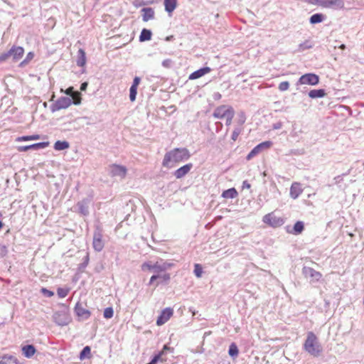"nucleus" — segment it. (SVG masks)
Masks as SVG:
<instances>
[{"label":"nucleus","mask_w":364,"mask_h":364,"mask_svg":"<svg viewBox=\"0 0 364 364\" xmlns=\"http://www.w3.org/2000/svg\"><path fill=\"white\" fill-rule=\"evenodd\" d=\"M190 156L189 151L186 148L173 149L166 153L162 161V165L164 167L171 168L174 167L176 164L188 159Z\"/></svg>","instance_id":"f257e3e1"},{"label":"nucleus","mask_w":364,"mask_h":364,"mask_svg":"<svg viewBox=\"0 0 364 364\" xmlns=\"http://www.w3.org/2000/svg\"><path fill=\"white\" fill-rule=\"evenodd\" d=\"M304 350L314 357H318L323 351V348L317 336L313 332L307 333L306 339L304 343Z\"/></svg>","instance_id":"f03ea898"},{"label":"nucleus","mask_w":364,"mask_h":364,"mask_svg":"<svg viewBox=\"0 0 364 364\" xmlns=\"http://www.w3.org/2000/svg\"><path fill=\"white\" fill-rule=\"evenodd\" d=\"M232 113H235L234 109L230 105H224L217 107L213 113V116L216 119H223L228 117Z\"/></svg>","instance_id":"7ed1b4c3"},{"label":"nucleus","mask_w":364,"mask_h":364,"mask_svg":"<svg viewBox=\"0 0 364 364\" xmlns=\"http://www.w3.org/2000/svg\"><path fill=\"white\" fill-rule=\"evenodd\" d=\"M319 82V77L314 73H306L301 75L296 82V85H316Z\"/></svg>","instance_id":"20e7f679"},{"label":"nucleus","mask_w":364,"mask_h":364,"mask_svg":"<svg viewBox=\"0 0 364 364\" xmlns=\"http://www.w3.org/2000/svg\"><path fill=\"white\" fill-rule=\"evenodd\" d=\"M102 231L97 228L93 234L92 247L96 252H100L103 250L105 243L102 240Z\"/></svg>","instance_id":"39448f33"},{"label":"nucleus","mask_w":364,"mask_h":364,"mask_svg":"<svg viewBox=\"0 0 364 364\" xmlns=\"http://www.w3.org/2000/svg\"><path fill=\"white\" fill-rule=\"evenodd\" d=\"M302 272L304 277L310 280V282H318L322 277L319 272L316 271L311 267H304Z\"/></svg>","instance_id":"423d86ee"},{"label":"nucleus","mask_w":364,"mask_h":364,"mask_svg":"<svg viewBox=\"0 0 364 364\" xmlns=\"http://www.w3.org/2000/svg\"><path fill=\"white\" fill-rule=\"evenodd\" d=\"M318 4L324 8L342 9L344 6L343 0H318Z\"/></svg>","instance_id":"0eeeda50"},{"label":"nucleus","mask_w":364,"mask_h":364,"mask_svg":"<svg viewBox=\"0 0 364 364\" xmlns=\"http://www.w3.org/2000/svg\"><path fill=\"white\" fill-rule=\"evenodd\" d=\"M172 266L173 264L171 263L164 262L163 259H159L154 262L153 272L156 273V274H160L171 269Z\"/></svg>","instance_id":"6e6552de"},{"label":"nucleus","mask_w":364,"mask_h":364,"mask_svg":"<svg viewBox=\"0 0 364 364\" xmlns=\"http://www.w3.org/2000/svg\"><path fill=\"white\" fill-rule=\"evenodd\" d=\"M91 202L92 200L90 198H84L79 201L76 205L78 213L85 216L88 215L90 213L89 208Z\"/></svg>","instance_id":"1a4fd4ad"},{"label":"nucleus","mask_w":364,"mask_h":364,"mask_svg":"<svg viewBox=\"0 0 364 364\" xmlns=\"http://www.w3.org/2000/svg\"><path fill=\"white\" fill-rule=\"evenodd\" d=\"M54 321L59 326H66L70 322V318L65 311H58L53 315Z\"/></svg>","instance_id":"9d476101"},{"label":"nucleus","mask_w":364,"mask_h":364,"mask_svg":"<svg viewBox=\"0 0 364 364\" xmlns=\"http://www.w3.org/2000/svg\"><path fill=\"white\" fill-rule=\"evenodd\" d=\"M173 313V311L171 308H166L164 309L156 320V324L158 326H161L166 323L172 316Z\"/></svg>","instance_id":"9b49d317"},{"label":"nucleus","mask_w":364,"mask_h":364,"mask_svg":"<svg viewBox=\"0 0 364 364\" xmlns=\"http://www.w3.org/2000/svg\"><path fill=\"white\" fill-rule=\"evenodd\" d=\"M263 222L273 227H278L283 224V220L272 214H267L263 217Z\"/></svg>","instance_id":"f8f14e48"},{"label":"nucleus","mask_w":364,"mask_h":364,"mask_svg":"<svg viewBox=\"0 0 364 364\" xmlns=\"http://www.w3.org/2000/svg\"><path fill=\"white\" fill-rule=\"evenodd\" d=\"M72 104V100L69 97L59 98L54 105L53 111L68 108Z\"/></svg>","instance_id":"ddd939ff"},{"label":"nucleus","mask_w":364,"mask_h":364,"mask_svg":"<svg viewBox=\"0 0 364 364\" xmlns=\"http://www.w3.org/2000/svg\"><path fill=\"white\" fill-rule=\"evenodd\" d=\"M110 173L112 176L123 178L127 174V168L123 166L112 165L110 167Z\"/></svg>","instance_id":"4468645a"},{"label":"nucleus","mask_w":364,"mask_h":364,"mask_svg":"<svg viewBox=\"0 0 364 364\" xmlns=\"http://www.w3.org/2000/svg\"><path fill=\"white\" fill-rule=\"evenodd\" d=\"M303 192V189L301 184L297 182H294L291 184L290 188V197L293 199L297 198Z\"/></svg>","instance_id":"2eb2a0df"},{"label":"nucleus","mask_w":364,"mask_h":364,"mask_svg":"<svg viewBox=\"0 0 364 364\" xmlns=\"http://www.w3.org/2000/svg\"><path fill=\"white\" fill-rule=\"evenodd\" d=\"M192 167H193L192 164H188L183 166L182 167L178 168L174 172L175 177L176 178H181L182 177H183L185 175H186L191 171Z\"/></svg>","instance_id":"dca6fc26"},{"label":"nucleus","mask_w":364,"mask_h":364,"mask_svg":"<svg viewBox=\"0 0 364 364\" xmlns=\"http://www.w3.org/2000/svg\"><path fill=\"white\" fill-rule=\"evenodd\" d=\"M210 72V68L209 67H205V68H200V69L192 73L189 75L188 79L191 80H196L198 78L203 77L205 74L209 73Z\"/></svg>","instance_id":"f3484780"},{"label":"nucleus","mask_w":364,"mask_h":364,"mask_svg":"<svg viewBox=\"0 0 364 364\" xmlns=\"http://www.w3.org/2000/svg\"><path fill=\"white\" fill-rule=\"evenodd\" d=\"M0 364H21L17 358L13 355H0Z\"/></svg>","instance_id":"a211bd4d"},{"label":"nucleus","mask_w":364,"mask_h":364,"mask_svg":"<svg viewBox=\"0 0 364 364\" xmlns=\"http://www.w3.org/2000/svg\"><path fill=\"white\" fill-rule=\"evenodd\" d=\"M10 52L11 54V58L14 60H18L20 58H21V57L23 56L24 50L22 47H20V46L13 47L12 48L10 49Z\"/></svg>","instance_id":"6ab92c4d"},{"label":"nucleus","mask_w":364,"mask_h":364,"mask_svg":"<svg viewBox=\"0 0 364 364\" xmlns=\"http://www.w3.org/2000/svg\"><path fill=\"white\" fill-rule=\"evenodd\" d=\"M141 11L144 21H148L154 17V11L152 8H144Z\"/></svg>","instance_id":"aec40b11"},{"label":"nucleus","mask_w":364,"mask_h":364,"mask_svg":"<svg viewBox=\"0 0 364 364\" xmlns=\"http://www.w3.org/2000/svg\"><path fill=\"white\" fill-rule=\"evenodd\" d=\"M75 311L77 314V315L79 316V317H81L84 319L85 318H87L90 315V313L88 310L84 309L80 304H77L75 308Z\"/></svg>","instance_id":"412c9836"},{"label":"nucleus","mask_w":364,"mask_h":364,"mask_svg":"<svg viewBox=\"0 0 364 364\" xmlns=\"http://www.w3.org/2000/svg\"><path fill=\"white\" fill-rule=\"evenodd\" d=\"M308 95L310 98L316 99L325 97L326 95V93L325 90L323 89L312 90L309 92Z\"/></svg>","instance_id":"4be33fe9"},{"label":"nucleus","mask_w":364,"mask_h":364,"mask_svg":"<svg viewBox=\"0 0 364 364\" xmlns=\"http://www.w3.org/2000/svg\"><path fill=\"white\" fill-rule=\"evenodd\" d=\"M77 65L83 67L86 63L85 52L82 49H79L77 52Z\"/></svg>","instance_id":"5701e85b"},{"label":"nucleus","mask_w":364,"mask_h":364,"mask_svg":"<svg viewBox=\"0 0 364 364\" xmlns=\"http://www.w3.org/2000/svg\"><path fill=\"white\" fill-rule=\"evenodd\" d=\"M177 0H164L165 10L172 13L176 7Z\"/></svg>","instance_id":"b1692460"},{"label":"nucleus","mask_w":364,"mask_h":364,"mask_svg":"<svg viewBox=\"0 0 364 364\" xmlns=\"http://www.w3.org/2000/svg\"><path fill=\"white\" fill-rule=\"evenodd\" d=\"M22 351L26 358H31L35 354L36 349L33 346L27 345L22 348Z\"/></svg>","instance_id":"393cba45"},{"label":"nucleus","mask_w":364,"mask_h":364,"mask_svg":"<svg viewBox=\"0 0 364 364\" xmlns=\"http://www.w3.org/2000/svg\"><path fill=\"white\" fill-rule=\"evenodd\" d=\"M238 193L235 188H229L224 191L222 193V197L224 198H235L237 196Z\"/></svg>","instance_id":"a878e982"},{"label":"nucleus","mask_w":364,"mask_h":364,"mask_svg":"<svg viewBox=\"0 0 364 364\" xmlns=\"http://www.w3.org/2000/svg\"><path fill=\"white\" fill-rule=\"evenodd\" d=\"M70 147V144L66 141H57L54 144V149L56 151H63Z\"/></svg>","instance_id":"bb28decb"},{"label":"nucleus","mask_w":364,"mask_h":364,"mask_svg":"<svg viewBox=\"0 0 364 364\" xmlns=\"http://www.w3.org/2000/svg\"><path fill=\"white\" fill-rule=\"evenodd\" d=\"M151 38V31L150 30L144 28L140 34L139 41L141 42L149 41Z\"/></svg>","instance_id":"cd10ccee"},{"label":"nucleus","mask_w":364,"mask_h":364,"mask_svg":"<svg viewBox=\"0 0 364 364\" xmlns=\"http://www.w3.org/2000/svg\"><path fill=\"white\" fill-rule=\"evenodd\" d=\"M324 17L321 14H315L312 15L310 18V23L311 24L318 23L323 21Z\"/></svg>","instance_id":"c85d7f7f"},{"label":"nucleus","mask_w":364,"mask_h":364,"mask_svg":"<svg viewBox=\"0 0 364 364\" xmlns=\"http://www.w3.org/2000/svg\"><path fill=\"white\" fill-rule=\"evenodd\" d=\"M304 223L302 221H297L294 225V231L292 233L298 235L302 232L304 230Z\"/></svg>","instance_id":"c756f323"},{"label":"nucleus","mask_w":364,"mask_h":364,"mask_svg":"<svg viewBox=\"0 0 364 364\" xmlns=\"http://www.w3.org/2000/svg\"><path fill=\"white\" fill-rule=\"evenodd\" d=\"M40 139V135L33 134L30 136H19L16 139L17 141H31V140H38Z\"/></svg>","instance_id":"7c9ffc66"},{"label":"nucleus","mask_w":364,"mask_h":364,"mask_svg":"<svg viewBox=\"0 0 364 364\" xmlns=\"http://www.w3.org/2000/svg\"><path fill=\"white\" fill-rule=\"evenodd\" d=\"M228 353L231 357H236L239 353L237 346L235 343L230 344L229 347Z\"/></svg>","instance_id":"2f4dec72"},{"label":"nucleus","mask_w":364,"mask_h":364,"mask_svg":"<svg viewBox=\"0 0 364 364\" xmlns=\"http://www.w3.org/2000/svg\"><path fill=\"white\" fill-rule=\"evenodd\" d=\"M48 145V142H40V143H36V144H33L28 145V149L29 150L30 149L36 150V149H44Z\"/></svg>","instance_id":"473e14b6"},{"label":"nucleus","mask_w":364,"mask_h":364,"mask_svg":"<svg viewBox=\"0 0 364 364\" xmlns=\"http://www.w3.org/2000/svg\"><path fill=\"white\" fill-rule=\"evenodd\" d=\"M70 98L75 105H80L81 102V94L77 91H75Z\"/></svg>","instance_id":"72a5a7b5"},{"label":"nucleus","mask_w":364,"mask_h":364,"mask_svg":"<svg viewBox=\"0 0 364 364\" xmlns=\"http://www.w3.org/2000/svg\"><path fill=\"white\" fill-rule=\"evenodd\" d=\"M91 349L89 346H85L80 354V359L82 360L85 359L86 357H88L90 355Z\"/></svg>","instance_id":"f704fd0d"},{"label":"nucleus","mask_w":364,"mask_h":364,"mask_svg":"<svg viewBox=\"0 0 364 364\" xmlns=\"http://www.w3.org/2000/svg\"><path fill=\"white\" fill-rule=\"evenodd\" d=\"M154 265V262L152 261H149L146 262H144L141 264V269L143 271H152L153 272V267Z\"/></svg>","instance_id":"c9c22d12"},{"label":"nucleus","mask_w":364,"mask_h":364,"mask_svg":"<svg viewBox=\"0 0 364 364\" xmlns=\"http://www.w3.org/2000/svg\"><path fill=\"white\" fill-rule=\"evenodd\" d=\"M261 151V149L257 145L256 146L247 156V159L250 160L252 158H253L255 156L258 154Z\"/></svg>","instance_id":"e433bc0d"},{"label":"nucleus","mask_w":364,"mask_h":364,"mask_svg":"<svg viewBox=\"0 0 364 364\" xmlns=\"http://www.w3.org/2000/svg\"><path fill=\"white\" fill-rule=\"evenodd\" d=\"M137 94V87L131 86L129 90V99L132 102H134L136 100V96Z\"/></svg>","instance_id":"4c0bfd02"},{"label":"nucleus","mask_w":364,"mask_h":364,"mask_svg":"<svg viewBox=\"0 0 364 364\" xmlns=\"http://www.w3.org/2000/svg\"><path fill=\"white\" fill-rule=\"evenodd\" d=\"M104 317L105 318H111L114 315V311L112 307H107L104 311Z\"/></svg>","instance_id":"58836bf2"},{"label":"nucleus","mask_w":364,"mask_h":364,"mask_svg":"<svg viewBox=\"0 0 364 364\" xmlns=\"http://www.w3.org/2000/svg\"><path fill=\"white\" fill-rule=\"evenodd\" d=\"M279 90L282 92L286 91L289 88V82L287 81L282 82L279 85Z\"/></svg>","instance_id":"ea45409f"},{"label":"nucleus","mask_w":364,"mask_h":364,"mask_svg":"<svg viewBox=\"0 0 364 364\" xmlns=\"http://www.w3.org/2000/svg\"><path fill=\"white\" fill-rule=\"evenodd\" d=\"M202 272H203V271H202V267H200V265L198 264H196L195 269H194V273H195L196 276L198 278L200 277L202 275Z\"/></svg>","instance_id":"a19ab883"},{"label":"nucleus","mask_w":364,"mask_h":364,"mask_svg":"<svg viewBox=\"0 0 364 364\" xmlns=\"http://www.w3.org/2000/svg\"><path fill=\"white\" fill-rule=\"evenodd\" d=\"M241 132V129L240 128H235L234 129V131L232 132V139L233 141H236L239 134H240Z\"/></svg>","instance_id":"79ce46f5"},{"label":"nucleus","mask_w":364,"mask_h":364,"mask_svg":"<svg viewBox=\"0 0 364 364\" xmlns=\"http://www.w3.org/2000/svg\"><path fill=\"white\" fill-rule=\"evenodd\" d=\"M9 58H11V54L10 50H9L7 53H2L1 55H0V61L1 62L5 61L6 60H7Z\"/></svg>","instance_id":"37998d69"},{"label":"nucleus","mask_w":364,"mask_h":364,"mask_svg":"<svg viewBox=\"0 0 364 364\" xmlns=\"http://www.w3.org/2000/svg\"><path fill=\"white\" fill-rule=\"evenodd\" d=\"M172 63H173V62L171 59H166V60H163L162 65L166 68H169L171 67Z\"/></svg>","instance_id":"c03bdc74"},{"label":"nucleus","mask_w":364,"mask_h":364,"mask_svg":"<svg viewBox=\"0 0 364 364\" xmlns=\"http://www.w3.org/2000/svg\"><path fill=\"white\" fill-rule=\"evenodd\" d=\"M271 144H272L271 141H264V142H262V143L258 144V146H259V148L262 150L263 149H266V148L270 147Z\"/></svg>","instance_id":"a18cd8bd"},{"label":"nucleus","mask_w":364,"mask_h":364,"mask_svg":"<svg viewBox=\"0 0 364 364\" xmlns=\"http://www.w3.org/2000/svg\"><path fill=\"white\" fill-rule=\"evenodd\" d=\"M41 291H42V293H43L45 296H48V297H51V296H53V294H54L53 291H50V290H48V289H46V288H43V289H41Z\"/></svg>","instance_id":"49530a36"},{"label":"nucleus","mask_w":364,"mask_h":364,"mask_svg":"<svg viewBox=\"0 0 364 364\" xmlns=\"http://www.w3.org/2000/svg\"><path fill=\"white\" fill-rule=\"evenodd\" d=\"M159 279H162L165 282H168L171 279L170 274L168 273H164L162 274H160V277Z\"/></svg>","instance_id":"de8ad7c7"},{"label":"nucleus","mask_w":364,"mask_h":364,"mask_svg":"<svg viewBox=\"0 0 364 364\" xmlns=\"http://www.w3.org/2000/svg\"><path fill=\"white\" fill-rule=\"evenodd\" d=\"M7 248L4 245H0V256L4 257L7 254Z\"/></svg>","instance_id":"09e8293b"},{"label":"nucleus","mask_w":364,"mask_h":364,"mask_svg":"<svg viewBox=\"0 0 364 364\" xmlns=\"http://www.w3.org/2000/svg\"><path fill=\"white\" fill-rule=\"evenodd\" d=\"M234 116L235 113H232V114L229 115L228 117L225 119L226 120V125L229 126L231 124Z\"/></svg>","instance_id":"8fccbe9b"},{"label":"nucleus","mask_w":364,"mask_h":364,"mask_svg":"<svg viewBox=\"0 0 364 364\" xmlns=\"http://www.w3.org/2000/svg\"><path fill=\"white\" fill-rule=\"evenodd\" d=\"M141 79L139 77H135L133 80V83L132 86L133 87H138L139 84L140 83Z\"/></svg>","instance_id":"3c124183"},{"label":"nucleus","mask_w":364,"mask_h":364,"mask_svg":"<svg viewBox=\"0 0 364 364\" xmlns=\"http://www.w3.org/2000/svg\"><path fill=\"white\" fill-rule=\"evenodd\" d=\"M75 92V91H74V90H73V87H68V88L65 91V94L70 96L69 97H70L74 94V92Z\"/></svg>","instance_id":"603ef678"},{"label":"nucleus","mask_w":364,"mask_h":364,"mask_svg":"<svg viewBox=\"0 0 364 364\" xmlns=\"http://www.w3.org/2000/svg\"><path fill=\"white\" fill-rule=\"evenodd\" d=\"M161 358V353L154 356L152 360L148 364H156Z\"/></svg>","instance_id":"864d4df0"},{"label":"nucleus","mask_w":364,"mask_h":364,"mask_svg":"<svg viewBox=\"0 0 364 364\" xmlns=\"http://www.w3.org/2000/svg\"><path fill=\"white\" fill-rule=\"evenodd\" d=\"M160 277V274H154L149 280V284L151 285L155 280L159 279Z\"/></svg>","instance_id":"5fc2aeb1"},{"label":"nucleus","mask_w":364,"mask_h":364,"mask_svg":"<svg viewBox=\"0 0 364 364\" xmlns=\"http://www.w3.org/2000/svg\"><path fill=\"white\" fill-rule=\"evenodd\" d=\"M18 151H28V146H19L17 147Z\"/></svg>","instance_id":"6e6d98bb"},{"label":"nucleus","mask_w":364,"mask_h":364,"mask_svg":"<svg viewBox=\"0 0 364 364\" xmlns=\"http://www.w3.org/2000/svg\"><path fill=\"white\" fill-rule=\"evenodd\" d=\"M250 187H251L250 184L247 181H243V183H242V188L243 189H245V188L249 189V188H250Z\"/></svg>","instance_id":"4d7b16f0"},{"label":"nucleus","mask_w":364,"mask_h":364,"mask_svg":"<svg viewBox=\"0 0 364 364\" xmlns=\"http://www.w3.org/2000/svg\"><path fill=\"white\" fill-rule=\"evenodd\" d=\"M88 83L87 82H82L80 85V90L85 91L87 87Z\"/></svg>","instance_id":"13d9d810"},{"label":"nucleus","mask_w":364,"mask_h":364,"mask_svg":"<svg viewBox=\"0 0 364 364\" xmlns=\"http://www.w3.org/2000/svg\"><path fill=\"white\" fill-rule=\"evenodd\" d=\"M281 127H282V123H280V122L277 123V124H274L273 125V128H274V129H280Z\"/></svg>","instance_id":"bf43d9fd"},{"label":"nucleus","mask_w":364,"mask_h":364,"mask_svg":"<svg viewBox=\"0 0 364 364\" xmlns=\"http://www.w3.org/2000/svg\"><path fill=\"white\" fill-rule=\"evenodd\" d=\"M88 262H89V255L87 254V255L85 257V264H87L88 263Z\"/></svg>","instance_id":"052dcab7"},{"label":"nucleus","mask_w":364,"mask_h":364,"mask_svg":"<svg viewBox=\"0 0 364 364\" xmlns=\"http://www.w3.org/2000/svg\"><path fill=\"white\" fill-rule=\"evenodd\" d=\"M33 57V54L32 53H29L27 55L28 58H32Z\"/></svg>","instance_id":"680f3d73"},{"label":"nucleus","mask_w":364,"mask_h":364,"mask_svg":"<svg viewBox=\"0 0 364 364\" xmlns=\"http://www.w3.org/2000/svg\"><path fill=\"white\" fill-rule=\"evenodd\" d=\"M58 294L62 297H64L65 296V294H63V292H60V291H58Z\"/></svg>","instance_id":"e2e57ef3"},{"label":"nucleus","mask_w":364,"mask_h":364,"mask_svg":"<svg viewBox=\"0 0 364 364\" xmlns=\"http://www.w3.org/2000/svg\"><path fill=\"white\" fill-rule=\"evenodd\" d=\"M58 294L62 297H64L65 296V294H63V292H60V291H58Z\"/></svg>","instance_id":"0e129e2a"},{"label":"nucleus","mask_w":364,"mask_h":364,"mask_svg":"<svg viewBox=\"0 0 364 364\" xmlns=\"http://www.w3.org/2000/svg\"><path fill=\"white\" fill-rule=\"evenodd\" d=\"M340 48H342V49H344L345 48V45H343V44L341 45Z\"/></svg>","instance_id":"69168bd1"},{"label":"nucleus","mask_w":364,"mask_h":364,"mask_svg":"<svg viewBox=\"0 0 364 364\" xmlns=\"http://www.w3.org/2000/svg\"><path fill=\"white\" fill-rule=\"evenodd\" d=\"M167 349H168L167 346H164V350H167Z\"/></svg>","instance_id":"338daca9"},{"label":"nucleus","mask_w":364,"mask_h":364,"mask_svg":"<svg viewBox=\"0 0 364 364\" xmlns=\"http://www.w3.org/2000/svg\"><path fill=\"white\" fill-rule=\"evenodd\" d=\"M221 97L220 94L218 93L217 94V97L220 98Z\"/></svg>","instance_id":"774afa93"}]
</instances>
